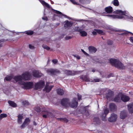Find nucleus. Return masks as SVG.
Listing matches in <instances>:
<instances>
[{
	"instance_id": "nucleus-23",
	"label": "nucleus",
	"mask_w": 133,
	"mask_h": 133,
	"mask_svg": "<svg viewBox=\"0 0 133 133\" xmlns=\"http://www.w3.org/2000/svg\"><path fill=\"white\" fill-rule=\"evenodd\" d=\"M129 111L131 113H133V103L130 104L128 105Z\"/></svg>"
},
{
	"instance_id": "nucleus-25",
	"label": "nucleus",
	"mask_w": 133,
	"mask_h": 133,
	"mask_svg": "<svg viewBox=\"0 0 133 133\" xmlns=\"http://www.w3.org/2000/svg\"><path fill=\"white\" fill-rule=\"evenodd\" d=\"M105 10L107 13H110L112 11V7L109 6L105 8Z\"/></svg>"
},
{
	"instance_id": "nucleus-51",
	"label": "nucleus",
	"mask_w": 133,
	"mask_h": 133,
	"mask_svg": "<svg viewBox=\"0 0 133 133\" xmlns=\"http://www.w3.org/2000/svg\"><path fill=\"white\" fill-rule=\"evenodd\" d=\"M85 115L87 117H88L89 116V113L88 111H85Z\"/></svg>"
},
{
	"instance_id": "nucleus-49",
	"label": "nucleus",
	"mask_w": 133,
	"mask_h": 133,
	"mask_svg": "<svg viewBox=\"0 0 133 133\" xmlns=\"http://www.w3.org/2000/svg\"><path fill=\"white\" fill-rule=\"evenodd\" d=\"M77 96L79 100H80L81 99L82 96L81 95L78 94H77Z\"/></svg>"
},
{
	"instance_id": "nucleus-53",
	"label": "nucleus",
	"mask_w": 133,
	"mask_h": 133,
	"mask_svg": "<svg viewBox=\"0 0 133 133\" xmlns=\"http://www.w3.org/2000/svg\"><path fill=\"white\" fill-rule=\"evenodd\" d=\"M29 48L31 49H33L34 48V46L31 45H29Z\"/></svg>"
},
{
	"instance_id": "nucleus-1",
	"label": "nucleus",
	"mask_w": 133,
	"mask_h": 133,
	"mask_svg": "<svg viewBox=\"0 0 133 133\" xmlns=\"http://www.w3.org/2000/svg\"><path fill=\"white\" fill-rule=\"evenodd\" d=\"M114 12L115 14H117L115 15H108L107 16L110 17L112 19L118 18L121 19L123 18L125 19H130V16H128L126 11H123L121 10H116Z\"/></svg>"
},
{
	"instance_id": "nucleus-14",
	"label": "nucleus",
	"mask_w": 133,
	"mask_h": 133,
	"mask_svg": "<svg viewBox=\"0 0 133 133\" xmlns=\"http://www.w3.org/2000/svg\"><path fill=\"white\" fill-rule=\"evenodd\" d=\"M89 53L93 54L95 53L97 51V49L95 47L92 46H90L88 48Z\"/></svg>"
},
{
	"instance_id": "nucleus-6",
	"label": "nucleus",
	"mask_w": 133,
	"mask_h": 133,
	"mask_svg": "<svg viewBox=\"0 0 133 133\" xmlns=\"http://www.w3.org/2000/svg\"><path fill=\"white\" fill-rule=\"evenodd\" d=\"M47 71L49 74L52 76L55 75H57L60 73V71L56 69H49L47 70Z\"/></svg>"
},
{
	"instance_id": "nucleus-2",
	"label": "nucleus",
	"mask_w": 133,
	"mask_h": 133,
	"mask_svg": "<svg viewBox=\"0 0 133 133\" xmlns=\"http://www.w3.org/2000/svg\"><path fill=\"white\" fill-rule=\"evenodd\" d=\"M109 61L112 66L121 69H124L125 68V66L118 59L112 58Z\"/></svg>"
},
{
	"instance_id": "nucleus-5",
	"label": "nucleus",
	"mask_w": 133,
	"mask_h": 133,
	"mask_svg": "<svg viewBox=\"0 0 133 133\" xmlns=\"http://www.w3.org/2000/svg\"><path fill=\"white\" fill-rule=\"evenodd\" d=\"M84 26L82 27H77L75 28L74 30L75 31L79 32L80 34L82 37L86 36L87 35V33L85 31H83L84 29Z\"/></svg>"
},
{
	"instance_id": "nucleus-44",
	"label": "nucleus",
	"mask_w": 133,
	"mask_h": 133,
	"mask_svg": "<svg viewBox=\"0 0 133 133\" xmlns=\"http://www.w3.org/2000/svg\"><path fill=\"white\" fill-rule=\"evenodd\" d=\"M70 1L74 4L76 5L79 4L78 3L76 2L74 0H70Z\"/></svg>"
},
{
	"instance_id": "nucleus-41",
	"label": "nucleus",
	"mask_w": 133,
	"mask_h": 133,
	"mask_svg": "<svg viewBox=\"0 0 133 133\" xmlns=\"http://www.w3.org/2000/svg\"><path fill=\"white\" fill-rule=\"evenodd\" d=\"M42 46L44 49H46L47 50H49L50 49L49 47L46 45H42Z\"/></svg>"
},
{
	"instance_id": "nucleus-26",
	"label": "nucleus",
	"mask_w": 133,
	"mask_h": 133,
	"mask_svg": "<svg viewBox=\"0 0 133 133\" xmlns=\"http://www.w3.org/2000/svg\"><path fill=\"white\" fill-rule=\"evenodd\" d=\"M57 94L59 95H62L64 94V92L63 90L61 89H58L57 90Z\"/></svg>"
},
{
	"instance_id": "nucleus-46",
	"label": "nucleus",
	"mask_w": 133,
	"mask_h": 133,
	"mask_svg": "<svg viewBox=\"0 0 133 133\" xmlns=\"http://www.w3.org/2000/svg\"><path fill=\"white\" fill-rule=\"evenodd\" d=\"M81 51L86 56H89V54L85 52L84 50L81 49Z\"/></svg>"
},
{
	"instance_id": "nucleus-37",
	"label": "nucleus",
	"mask_w": 133,
	"mask_h": 133,
	"mask_svg": "<svg viewBox=\"0 0 133 133\" xmlns=\"http://www.w3.org/2000/svg\"><path fill=\"white\" fill-rule=\"evenodd\" d=\"M59 120L61 121H62L64 122H68V120L67 119L65 118H58Z\"/></svg>"
},
{
	"instance_id": "nucleus-50",
	"label": "nucleus",
	"mask_w": 133,
	"mask_h": 133,
	"mask_svg": "<svg viewBox=\"0 0 133 133\" xmlns=\"http://www.w3.org/2000/svg\"><path fill=\"white\" fill-rule=\"evenodd\" d=\"M23 104L24 105H26L28 104V102L27 101H25L23 102Z\"/></svg>"
},
{
	"instance_id": "nucleus-48",
	"label": "nucleus",
	"mask_w": 133,
	"mask_h": 133,
	"mask_svg": "<svg viewBox=\"0 0 133 133\" xmlns=\"http://www.w3.org/2000/svg\"><path fill=\"white\" fill-rule=\"evenodd\" d=\"M57 61H58L57 60V59H53L52 61V62L54 64H56L57 63Z\"/></svg>"
},
{
	"instance_id": "nucleus-7",
	"label": "nucleus",
	"mask_w": 133,
	"mask_h": 133,
	"mask_svg": "<svg viewBox=\"0 0 133 133\" xmlns=\"http://www.w3.org/2000/svg\"><path fill=\"white\" fill-rule=\"evenodd\" d=\"M39 0L43 6H45L48 8L51 9L52 10L54 11L57 14L62 15V13L61 12L52 9L49 4L45 2L44 1L42 0Z\"/></svg>"
},
{
	"instance_id": "nucleus-64",
	"label": "nucleus",
	"mask_w": 133,
	"mask_h": 133,
	"mask_svg": "<svg viewBox=\"0 0 133 133\" xmlns=\"http://www.w3.org/2000/svg\"><path fill=\"white\" fill-rule=\"evenodd\" d=\"M64 16H66L65 15H63Z\"/></svg>"
},
{
	"instance_id": "nucleus-38",
	"label": "nucleus",
	"mask_w": 133,
	"mask_h": 133,
	"mask_svg": "<svg viewBox=\"0 0 133 133\" xmlns=\"http://www.w3.org/2000/svg\"><path fill=\"white\" fill-rule=\"evenodd\" d=\"M26 34L29 35H31L34 34V32L32 31L28 30L26 32Z\"/></svg>"
},
{
	"instance_id": "nucleus-35",
	"label": "nucleus",
	"mask_w": 133,
	"mask_h": 133,
	"mask_svg": "<svg viewBox=\"0 0 133 133\" xmlns=\"http://www.w3.org/2000/svg\"><path fill=\"white\" fill-rule=\"evenodd\" d=\"M112 3L115 6H118L119 5V3L118 0H114Z\"/></svg>"
},
{
	"instance_id": "nucleus-52",
	"label": "nucleus",
	"mask_w": 133,
	"mask_h": 133,
	"mask_svg": "<svg viewBox=\"0 0 133 133\" xmlns=\"http://www.w3.org/2000/svg\"><path fill=\"white\" fill-rule=\"evenodd\" d=\"M128 33H130L133 35V34H132L131 32H128V31H125V32L124 33H123L122 35H124L125 34H127Z\"/></svg>"
},
{
	"instance_id": "nucleus-43",
	"label": "nucleus",
	"mask_w": 133,
	"mask_h": 133,
	"mask_svg": "<svg viewBox=\"0 0 133 133\" xmlns=\"http://www.w3.org/2000/svg\"><path fill=\"white\" fill-rule=\"evenodd\" d=\"M72 38L71 36H66L65 37V39L66 40L71 39Z\"/></svg>"
},
{
	"instance_id": "nucleus-8",
	"label": "nucleus",
	"mask_w": 133,
	"mask_h": 133,
	"mask_svg": "<svg viewBox=\"0 0 133 133\" xmlns=\"http://www.w3.org/2000/svg\"><path fill=\"white\" fill-rule=\"evenodd\" d=\"M77 101V99L76 98H74L71 102H69V106L72 108H76L78 105Z\"/></svg>"
},
{
	"instance_id": "nucleus-58",
	"label": "nucleus",
	"mask_w": 133,
	"mask_h": 133,
	"mask_svg": "<svg viewBox=\"0 0 133 133\" xmlns=\"http://www.w3.org/2000/svg\"><path fill=\"white\" fill-rule=\"evenodd\" d=\"M33 124L34 125L36 126L37 125L35 121H34L33 122Z\"/></svg>"
},
{
	"instance_id": "nucleus-17",
	"label": "nucleus",
	"mask_w": 133,
	"mask_h": 133,
	"mask_svg": "<svg viewBox=\"0 0 133 133\" xmlns=\"http://www.w3.org/2000/svg\"><path fill=\"white\" fill-rule=\"evenodd\" d=\"M30 122V120L29 118H26L25 119L24 122L21 126V128H24L26 125H27Z\"/></svg>"
},
{
	"instance_id": "nucleus-28",
	"label": "nucleus",
	"mask_w": 133,
	"mask_h": 133,
	"mask_svg": "<svg viewBox=\"0 0 133 133\" xmlns=\"http://www.w3.org/2000/svg\"><path fill=\"white\" fill-rule=\"evenodd\" d=\"M13 77V75L12 74L10 75H8L4 78V81H9Z\"/></svg>"
},
{
	"instance_id": "nucleus-33",
	"label": "nucleus",
	"mask_w": 133,
	"mask_h": 133,
	"mask_svg": "<svg viewBox=\"0 0 133 133\" xmlns=\"http://www.w3.org/2000/svg\"><path fill=\"white\" fill-rule=\"evenodd\" d=\"M94 124H98L99 123V120L98 117L94 118L93 119Z\"/></svg>"
},
{
	"instance_id": "nucleus-13",
	"label": "nucleus",
	"mask_w": 133,
	"mask_h": 133,
	"mask_svg": "<svg viewBox=\"0 0 133 133\" xmlns=\"http://www.w3.org/2000/svg\"><path fill=\"white\" fill-rule=\"evenodd\" d=\"M61 104L63 106L67 107L69 106V100L67 98L63 99L61 100Z\"/></svg>"
},
{
	"instance_id": "nucleus-47",
	"label": "nucleus",
	"mask_w": 133,
	"mask_h": 133,
	"mask_svg": "<svg viewBox=\"0 0 133 133\" xmlns=\"http://www.w3.org/2000/svg\"><path fill=\"white\" fill-rule=\"evenodd\" d=\"M96 29H94V31H93L92 32V33L93 35H97V32H96V31L95 30Z\"/></svg>"
},
{
	"instance_id": "nucleus-24",
	"label": "nucleus",
	"mask_w": 133,
	"mask_h": 133,
	"mask_svg": "<svg viewBox=\"0 0 133 133\" xmlns=\"http://www.w3.org/2000/svg\"><path fill=\"white\" fill-rule=\"evenodd\" d=\"M109 108L111 110L115 111L116 110V107L115 104L114 103H110L109 105Z\"/></svg>"
},
{
	"instance_id": "nucleus-61",
	"label": "nucleus",
	"mask_w": 133,
	"mask_h": 133,
	"mask_svg": "<svg viewBox=\"0 0 133 133\" xmlns=\"http://www.w3.org/2000/svg\"><path fill=\"white\" fill-rule=\"evenodd\" d=\"M2 46L3 45L2 44H0V47H2Z\"/></svg>"
},
{
	"instance_id": "nucleus-10",
	"label": "nucleus",
	"mask_w": 133,
	"mask_h": 133,
	"mask_svg": "<svg viewBox=\"0 0 133 133\" xmlns=\"http://www.w3.org/2000/svg\"><path fill=\"white\" fill-rule=\"evenodd\" d=\"M30 74L28 72L23 73L21 75L22 80L25 81L30 80Z\"/></svg>"
},
{
	"instance_id": "nucleus-40",
	"label": "nucleus",
	"mask_w": 133,
	"mask_h": 133,
	"mask_svg": "<svg viewBox=\"0 0 133 133\" xmlns=\"http://www.w3.org/2000/svg\"><path fill=\"white\" fill-rule=\"evenodd\" d=\"M35 110L38 112H40L41 111V108L39 106L35 107Z\"/></svg>"
},
{
	"instance_id": "nucleus-56",
	"label": "nucleus",
	"mask_w": 133,
	"mask_h": 133,
	"mask_svg": "<svg viewBox=\"0 0 133 133\" xmlns=\"http://www.w3.org/2000/svg\"><path fill=\"white\" fill-rule=\"evenodd\" d=\"M74 57H76L78 59H79L80 58V57L77 55H74Z\"/></svg>"
},
{
	"instance_id": "nucleus-54",
	"label": "nucleus",
	"mask_w": 133,
	"mask_h": 133,
	"mask_svg": "<svg viewBox=\"0 0 133 133\" xmlns=\"http://www.w3.org/2000/svg\"><path fill=\"white\" fill-rule=\"evenodd\" d=\"M42 19L44 20L47 21L48 19L46 17H44L42 18Z\"/></svg>"
},
{
	"instance_id": "nucleus-22",
	"label": "nucleus",
	"mask_w": 133,
	"mask_h": 133,
	"mask_svg": "<svg viewBox=\"0 0 133 133\" xmlns=\"http://www.w3.org/2000/svg\"><path fill=\"white\" fill-rule=\"evenodd\" d=\"M52 87V86H49L47 84L45 88L43 89V90L44 91H45L46 92H49L50 91Z\"/></svg>"
},
{
	"instance_id": "nucleus-42",
	"label": "nucleus",
	"mask_w": 133,
	"mask_h": 133,
	"mask_svg": "<svg viewBox=\"0 0 133 133\" xmlns=\"http://www.w3.org/2000/svg\"><path fill=\"white\" fill-rule=\"evenodd\" d=\"M107 43L108 45H111L113 43V42L111 40H108L107 41Z\"/></svg>"
},
{
	"instance_id": "nucleus-12",
	"label": "nucleus",
	"mask_w": 133,
	"mask_h": 133,
	"mask_svg": "<svg viewBox=\"0 0 133 133\" xmlns=\"http://www.w3.org/2000/svg\"><path fill=\"white\" fill-rule=\"evenodd\" d=\"M117 117V115L114 113L112 114L109 118L108 121L110 122H115L116 121Z\"/></svg>"
},
{
	"instance_id": "nucleus-55",
	"label": "nucleus",
	"mask_w": 133,
	"mask_h": 133,
	"mask_svg": "<svg viewBox=\"0 0 133 133\" xmlns=\"http://www.w3.org/2000/svg\"><path fill=\"white\" fill-rule=\"evenodd\" d=\"M130 41L133 44V37H131L130 38Z\"/></svg>"
},
{
	"instance_id": "nucleus-4",
	"label": "nucleus",
	"mask_w": 133,
	"mask_h": 133,
	"mask_svg": "<svg viewBox=\"0 0 133 133\" xmlns=\"http://www.w3.org/2000/svg\"><path fill=\"white\" fill-rule=\"evenodd\" d=\"M43 115L42 116L44 118L48 117L53 118L54 117V115L49 110L44 108L43 109Z\"/></svg>"
},
{
	"instance_id": "nucleus-21",
	"label": "nucleus",
	"mask_w": 133,
	"mask_h": 133,
	"mask_svg": "<svg viewBox=\"0 0 133 133\" xmlns=\"http://www.w3.org/2000/svg\"><path fill=\"white\" fill-rule=\"evenodd\" d=\"M109 111L106 108L104 111V113L102 115V118L103 120L105 121L106 119V116L107 115Z\"/></svg>"
},
{
	"instance_id": "nucleus-60",
	"label": "nucleus",
	"mask_w": 133,
	"mask_h": 133,
	"mask_svg": "<svg viewBox=\"0 0 133 133\" xmlns=\"http://www.w3.org/2000/svg\"><path fill=\"white\" fill-rule=\"evenodd\" d=\"M59 23H57L56 24V26H58L59 25Z\"/></svg>"
},
{
	"instance_id": "nucleus-34",
	"label": "nucleus",
	"mask_w": 133,
	"mask_h": 133,
	"mask_svg": "<svg viewBox=\"0 0 133 133\" xmlns=\"http://www.w3.org/2000/svg\"><path fill=\"white\" fill-rule=\"evenodd\" d=\"M95 30L96 31L97 33L99 34L104 35V32L101 30L96 29Z\"/></svg>"
},
{
	"instance_id": "nucleus-31",
	"label": "nucleus",
	"mask_w": 133,
	"mask_h": 133,
	"mask_svg": "<svg viewBox=\"0 0 133 133\" xmlns=\"http://www.w3.org/2000/svg\"><path fill=\"white\" fill-rule=\"evenodd\" d=\"M8 103L12 107H14L17 106L16 104L13 102L9 101H8Z\"/></svg>"
},
{
	"instance_id": "nucleus-39",
	"label": "nucleus",
	"mask_w": 133,
	"mask_h": 133,
	"mask_svg": "<svg viewBox=\"0 0 133 133\" xmlns=\"http://www.w3.org/2000/svg\"><path fill=\"white\" fill-rule=\"evenodd\" d=\"M100 81V79L98 78H96L94 79L93 80L91 79L90 81L94 82H98Z\"/></svg>"
},
{
	"instance_id": "nucleus-57",
	"label": "nucleus",
	"mask_w": 133,
	"mask_h": 133,
	"mask_svg": "<svg viewBox=\"0 0 133 133\" xmlns=\"http://www.w3.org/2000/svg\"><path fill=\"white\" fill-rule=\"evenodd\" d=\"M97 71L95 69H92V72H96Z\"/></svg>"
},
{
	"instance_id": "nucleus-63",
	"label": "nucleus",
	"mask_w": 133,
	"mask_h": 133,
	"mask_svg": "<svg viewBox=\"0 0 133 133\" xmlns=\"http://www.w3.org/2000/svg\"><path fill=\"white\" fill-rule=\"evenodd\" d=\"M3 41V40H0V42H2Z\"/></svg>"
},
{
	"instance_id": "nucleus-59",
	"label": "nucleus",
	"mask_w": 133,
	"mask_h": 133,
	"mask_svg": "<svg viewBox=\"0 0 133 133\" xmlns=\"http://www.w3.org/2000/svg\"><path fill=\"white\" fill-rule=\"evenodd\" d=\"M96 61H95V63H100V62H99V61H98V59H96Z\"/></svg>"
},
{
	"instance_id": "nucleus-45",
	"label": "nucleus",
	"mask_w": 133,
	"mask_h": 133,
	"mask_svg": "<svg viewBox=\"0 0 133 133\" xmlns=\"http://www.w3.org/2000/svg\"><path fill=\"white\" fill-rule=\"evenodd\" d=\"M66 72L67 73L68 75H70L71 74V72L70 71L66 70Z\"/></svg>"
},
{
	"instance_id": "nucleus-36",
	"label": "nucleus",
	"mask_w": 133,
	"mask_h": 133,
	"mask_svg": "<svg viewBox=\"0 0 133 133\" xmlns=\"http://www.w3.org/2000/svg\"><path fill=\"white\" fill-rule=\"evenodd\" d=\"M7 116V115L5 114H1L0 115V121L4 118L6 117Z\"/></svg>"
},
{
	"instance_id": "nucleus-18",
	"label": "nucleus",
	"mask_w": 133,
	"mask_h": 133,
	"mask_svg": "<svg viewBox=\"0 0 133 133\" xmlns=\"http://www.w3.org/2000/svg\"><path fill=\"white\" fill-rule=\"evenodd\" d=\"M121 99L123 101L126 102L129 100L130 98L128 96L121 94Z\"/></svg>"
},
{
	"instance_id": "nucleus-20",
	"label": "nucleus",
	"mask_w": 133,
	"mask_h": 133,
	"mask_svg": "<svg viewBox=\"0 0 133 133\" xmlns=\"http://www.w3.org/2000/svg\"><path fill=\"white\" fill-rule=\"evenodd\" d=\"M127 116V113L126 111L124 110L121 111L120 115V117L121 119H123L125 118Z\"/></svg>"
},
{
	"instance_id": "nucleus-62",
	"label": "nucleus",
	"mask_w": 133,
	"mask_h": 133,
	"mask_svg": "<svg viewBox=\"0 0 133 133\" xmlns=\"http://www.w3.org/2000/svg\"><path fill=\"white\" fill-rule=\"evenodd\" d=\"M2 112V111L1 110H0V113Z\"/></svg>"
},
{
	"instance_id": "nucleus-16",
	"label": "nucleus",
	"mask_w": 133,
	"mask_h": 133,
	"mask_svg": "<svg viewBox=\"0 0 133 133\" xmlns=\"http://www.w3.org/2000/svg\"><path fill=\"white\" fill-rule=\"evenodd\" d=\"M121 94L119 93L115 97L114 99V100L115 101L119 102L121 100Z\"/></svg>"
},
{
	"instance_id": "nucleus-27",
	"label": "nucleus",
	"mask_w": 133,
	"mask_h": 133,
	"mask_svg": "<svg viewBox=\"0 0 133 133\" xmlns=\"http://www.w3.org/2000/svg\"><path fill=\"white\" fill-rule=\"evenodd\" d=\"M81 78L83 80L86 81H91V80H90L88 77L86 76H82L81 77Z\"/></svg>"
},
{
	"instance_id": "nucleus-3",
	"label": "nucleus",
	"mask_w": 133,
	"mask_h": 133,
	"mask_svg": "<svg viewBox=\"0 0 133 133\" xmlns=\"http://www.w3.org/2000/svg\"><path fill=\"white\" fill-rule=\"evenodd\" d=\"M21 87L25 89H29L32 88L33 86V82H20Z\"/></svg>"
},
{
	"instance_id": "nucleus-29",
	"label": "nucleus",
	"mask_w": 133,
	"mask_h": 133,
	"mask_svg": "<svg viewBox=\"0 0 133 133\" xmlns=\"http://www.w3.org/2000/svg\"><path fill=\"white\" fill-rule=\"evenodd\" d=\"M113 94V92L111 90H109L108 91V93L106 95L107 98L110 97L112 96Z\"/></svg>"
},
{
	"instance_id": "nucleus-9",
	"label": "nucleus",
	"mask_w": 133,
	"mask_h": 133,
	"mask_svg": "<svg viewBox=\"0 0 133 133\" xmlns=\"http://www.w3.org/2000/svg\"><path fill=\"white\" fill-rule=\"evenodd\" d=\"M44 82L43 81H40L38 83H35V89L36 90L43 88L44 85Z\"/></svg>"
},
{
	"instance_id": "nucleus-30",
	"label": "nucleus",
	"mask_w": 133,
	"mask_h": 133,
	"mask_svg": "<svg viewBox=\"0 0 133 133\" xmlns=\"http://www.w3.org/2000/svg\"><path fill=\"white\" fill-rule=\"evenodd\" d=\"M23 117V116L19 114L18 115L17 119L18 123H21Z\"/></svg>"
},
{
	"instance_id": "nucleus-11",
	"label": "nucleus",
	"mask_w": 133,
	"mask_h": 133,
	"mask_svg": "<svg viewBox=\"0 0 133 133\" xmlns=\"http://www.w3.org/2000/svg\"><path fill=\"white\" fill-rule=\"evenodd\" d=\"M14 79L15 81L16 82H18L19 84L21 85V84L20 83V82H23L22 79V77L21 75H17L15 76L13 78Z\"/></svg>"
},
{
	"instance_id": "nucleus-19",
	"label": "nucleus",
	"mask_w": 133,
	"mask_h": 133,
	"mask_svg": "<svg viewBox=\"0 0 133 133\" xmlns=\"http://www.w3.org/2000/svg\"><path fill=\"white\" fill-rule=\"evenodd\" d=\"M33 75L35 77H40L42 75V74L38 71L35 70L33 71Z\"/></svg>"
},
{
	"instance_id": "nucleus-32",
	"label": "nucleus",
	"mask_w": 133,
	"mask_h": 133,
	"mask_svg": "<svg viewBox=\"0 0 133 133\" xmlns=\"http://www.w3.org/2000/svg\"><path fill=\"white\" fill-rule=\"evenodd\" d=\"M79 1L82 3L85 4L89 3L90 2V0H79Z\"/></svg>"
},
{
	"instance_id": "nucleus-15",
	"label": "nucleus",
	"mask_w": 133,
	"mask_h": 133,
	"mask_svg": "<svg viewBox=\"0 0 133 133\" xmlns=\"http://www.w3.org/2000/svg\"><path fill=\"white\" fill-rule=\"evenodd\" d=\"M64 22V27L66 28L72 26L73 23L72 22L69 21L68 20L65 21Z\"/></svg>"
}]
</instances>
